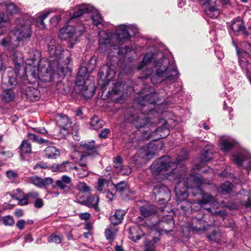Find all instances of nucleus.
I'll return each mask as SVG.
<instances>
[{"mask_svg": "<svg viewBox=\"0 0 251 251\" xmlns=\"http://www.w3.org/2000/svg\"><path fill=\"white\" fill-rule=\"evenodd\" d=\"M131 172V168L128 166H122L118 173L122 175H129Z\"/></svg>", "mask_w": 251, "mask_h": 251, "instance_id": "nucleus-51", "label": "nucleus"}, {"mask_svg": "<svg viewBox=\"0 0 251 251\" xmlns=\"http://www.w3.org/2000/svg\"><path fill=\"white\" fill-rule=\"evenodd\" d=\"M154 155V152L153 150H150L149 147H144L141 148L138 153L133 157V160L136 162L138 161V157H140L146 160L151 159Z\"/></svg>", "mask_w": 251, "mask_h": 251, "instance_id": "nucleus-22", "label": "nucleus"}, {"mask_svg": "<svg viewBox=\"0 0 251 251\" xmlns=\"http://www.w3.org/2000/svg\"><path fill=\"white\" fill-rule=\"evenodd\" d=\"M2 80L5 83H7L10 85H12L14 84V83L15 81V79L12 77L8 78L5 75H2Z\"/></svg>", "mask_w": 251, "mask_h": 251, "instance_id": "nucleus-56", "label": "nucleus"}, {"mask_svg": "<svg viewBox=\"0 0 251 251\" xmlns=\"http://www.w3.org/2000/svg\"><path fill=\"white\" fill-rule=\"evenodd\" d=\"M141 215L144 218L151 217L157 214V207L154 205H149L140 207Z\"/></svg>", "mask_w": 251, "mask_h": 251, "instance_id": "nucleus-24", "label": "nucleus"}, {"mask_svg": "<svg viewBox=\"0 0 251 251\" xmlns=\"http://www.w3.org/2000/svg\"><path fill=\"white\" fill-rule=\"evenodd\" d=\"M150 129L148 134L150 135V139L152 137V140H156L159 139L167 137L169 134V130L166 125L163 124L160 126L155 128L152 130Z\"/></svg>", "mask_w": 251, "mask_h": 251, "instance_id": "nucleus-17", "label": "nucleus"}, {"mask_svg": "<svg viewBox=\"0 0 251 251\" xmlns=\"http://www.w3.org/2000/svg\"><path fill=\"white\" fill-rule=\"evenodd\" d=\"M99 199L97 195L89 197L85 202V204L89 207H96L98 203Z\"/></svg>", "mask_w": 251, "mask_h": 251, "instance_id": "nucleus-39", "label": "nucleus"}, {"mask_svg": "<svg viewBox=\"0 0 251 251\" xmlns=\"http://www.w3.org/2000/svg\"><path fill=\"white\" fill-rule=\"evenodd\" d=\"M220 145L221 150L227 152L232 148L233 144L228 140L222 139L220 141Z\"/></svg>", "mask_w": 251, "mask_h": 251, "instance_id": "nucleus-37", "label": "nucleus"}, {"mask_svg": "<svg viewBox=\"0 0 251 251\" xmlns=\"http://www.w3.org/2000/svg\"><path fill=\"white\" fill-rule=\"evenodd\" d=\"M157 98V96L155 93H150L144 94L142 97L140 95L136 98L135 102L139 105V107H141L142 110L146 112L148 110L149 112H151L152 110L149 109V105H154L156 103Z\"/></svg>", "mask_w": 251, "mask_h": 251, "instance_id": "nucleus-10", "label": "nucleus"}, {"mask_svg": "<svg viewBox=\"0 0 251 251\" xmlns=\"http://www.w3.org/2000/svg\"><path fill=\"white\" fill-rule=\"evenodd\" d=\"M121 84L118 86H115L114 88L111 91H109L108 93V97L112 100L117 103L122 102L124 100L125 97L123 92L121 90Z\"/></svg>", "mask_w": 251, "mask_h": 251, "instance_id": "nucleus-21", "label": "nucleus"}, {"mask_svg": "<svg viewBox=\"0 0 251 251\" xmlns=\"http://www.w3.org/2000/svg\"><path fill=\"white\" fill-rule=\"evenodd\" d=\"M118 228L115 227L107 228L105 231L106 238L109 241H113L116 235Z\"/></svg>", "mask_w": 251, "mask_h": 251, "instance_id": "nucleus-36", "label": "nucleus"}, {"mask_svg": "<svg viewBox=\"0 0 251 251\" xmlns=\"http://www.w3.org/2000/svg\"><path fill=\"white\" fill-rule=\"evenodd\" d=\"M152 226L156 227L160 234L163 233H169L173 230L175 227V223L172 217L170 215L167 216L162 221H159Z\"/></svg>", "mask_w": 251, "mask_h": 251, "instance_id": "nucleus-13", "label": "nucleus"}, {"mask_svg": "<svg viewBox=\"0 0 251 251\" xmlns=\"http://www.w3.org/2000/svg\"><path fill=\"white\" fill-rule=\"evenodd\" d=\"M37 71L38 77L41 80L50 82L53 78L54 68L50 66L49 61L42 59L39 62Z\"/></svg>", "mask_w": 251, "mask_h": 251, "instance_id": "nucleus-8", "label": "nucleus"}, {"mask_svg": "<svg viewBox=\"0 0 251 251\" xmlns=\"http://www.w3.org/2000/svg\"><path fill=\"white\" fill-rule=\"evenodd\" d=\"M51 12V9H48L39 13L35 18L28 15L18 17L16 21V28L11 31L7 37L2 39L0 45L8 50H12L17 48L20 41L30 37L32 24L35 22L36 25L40 28H45L44 20Z\"/></svg>", "mask_w": 251, "mask_h": 251, "instance_id": "nucleus-3", "label": "nucleus"}, {"mask_svg": "<svg viewBox=\"0 0 251 251\" xmlns=\"http://www.w3.org/2000/svg\"><path fill=\"white\" fill-rule=\"evenodd\" d=\"M25 94L27 98L34 100L39 99L40 92L33 87H28L25 90Z\"/></svg>", "mask_w": 251, "mask_h": 251, "instance_id": "nucleus-33", "label": "nucleus"}, {"mask_svg": "<svg viewBox=\"0 0 251 251\" xmlns=\"http://www.w3.org/2000/svg\"><path fill=\"white\" fill-rule=\"evenodd\" d=\"M239 62L241 67L243 69H248L247 65L248 64L249 62L246 58L244 57H240Z\"/></svg>", "mask_w": 251, "mask_h": 251, "instance_id": "nucleus-58", "label": "nucleus"}, {"mask_svg": "<svg viewBox=\"0 0 251 251\" xmlns=\"http://www.w3.org/2000/svg\"><path fill=\"white\" fill-rule=\"evenodd\" d=\"M2 220L4 224L6 226H12L14 223L13 218L10 216H7L3 217Z\"/></svg>", "mask_w": 251, "mask_h": 251, "instance_id": "nucleus-52", "label": "nucleus"}, {"mask_svg": "<svg viewBox=\"0 0 251 251\" xmlns=\"http://www.w3.org/2000/svg\"><path fill=\"white\" fill-rule=\"evenodd\" d=\"M115 72L109 66L105 65L102 66L99 72V83L102 87H104L108 84L112 80Z\"/></svg>", "mask_w": 251, "mask_h": 251, "instance_id": "nucleus-11", "label": "nucleus"}, {"mask_svg": "<svg viewBox=\"0 0 251 251\" xmlns=\"http://www.w3.org/2000/svg\"><path fill=\"white\" fill-rule=\"evenodd\" d=\"M8 194L13 199L17 200L20 199V198H22L24 195L23 192L19 189L14 190L12 192L9 193Z\"/></svg>", "mask_w": 251, "mask_h": 251, "instance_id": "nucleus-47", "label": "nucleus"}, {"mask_svg": "<svg viewBox=\"0 0 251 251\" xmlns=\"http://www.w3.org/2000/svg\"><path fill=\"white\" fill-rule=\"evenodd\" d=\"M57 124L60 127L58 136L64 138L69 133L68 128L71 125L70 120L66 115L59 116L57 120Z\"/></svg>", "mask_w": 251, "mask_h": 251, "instance_id": "nucleus-16", "label": "nucleus"}, {"mask_svg": "<svg viewBox=\"0 0 251 251\" xmlns=\"http://www.w3.org/2000/svg\"><path fill=\"white\" fill-rule=\"evenodd\" d=\"M211 148L212 146L211 145H207L205 147L203 151L201 154V164L210 160L212 158V151H211Z\"/></svg>", "mask_w": 251, "mask_h": 251, "instance_id": "nucleus-34", "label": "nucleus"}, {"mask_svg": "<svg viewBox=\"0 0 251 251\" xmlns=\"http://www.w3.org/2000/svg\"><path fill=\"white\" fill-rule=\"evenodd\" d=\"M80 146L82 149L86 151H95L97 148L95 145V142L94 140L83 143L81 144Z\"/></svg>", "mask_w": 251, "mask_h": 251, "instance_id": "nucleus-40", "label": "nucleus"}, {"mask_svg": "<svg viewBox=\"0 0 251 251\" xmlns=\"http://www.w3.org/2000/svg\"><path fill=\"white\" fill-rule=\"evenodd\" d=\"M85 156L82 155L79 160L77 163V165L73 167H81V168H88L86 161L84 160Z\"/></svg>", "mask_w": 251, "mask_h": 251, "instance_id": "nucleus-53", "label": "nucleus"}, {"mask_svg": "<svg viewBox=\"0 0 251 251\" xmlns=\"http://www.w3.org/2000/svg\"><path fill=\"white\" fill-rule=\"evenodd\" d=\"M114 187L117 191L121 194L127 191L128 189L126 182L124 181H121L117 184L114 185Z\"/></svg>", "mask_w": 251, "mask_h": 251, "instance_id": "nucleus-42", "label": "nucleus"}, {"mask_svg": "<svg viewBox=\"0 0 251 251\" xmlns=\"http://www.w3.org/2000/svg\"><path fill=\"white\" fill-rule=\"evenodd\" d=\"M144 251H155L154 245L150 242H148L145 245Z\"/></svg>", "mask_w": 251, "mask_h": 251, "instance_id": "nucleus-60", "label": "nucleus"}, {"mask_svg": "<svg viewBox=\"0 0 251 251\" xmlns=\"http://www.w3.org/2000/svg\"><path fill=\"white\" fill-rule=\"evenodd\" d=\"M14 99V92L11 89L4 90L1 94V100L4 102H9L13 101Z\"/></svg>", "mask_w": 251, "mask_h": 251, "instance_id": "nucleus-32", "label": "nucleus"}, {"mask_svg": "<svg viewBox=\"0 0 251 251\" xmlns=\"http://www.w3.org/2000/svg\"><path fill=\"white\" fill-rule=\"evenodd\" d=\"M99 36L100 48L102 51H106L107 50L113 48V50H118V54L125 55L132 50L131 48L129 46H126L124 48H120L119 45L114 44L113 42L115 40L116 44L119 45L116 41V35L115 37H113L111 33L104 30H101L99 32Z\"/></svg>", "mask_w": 251, "mask_h": 251, "instance_id": "nucleus-4", "label": "nucleus"}, {"mask_svg": "<svg viewBox=\"0 0 251 251\" xmlns=\"http://www.w3.org/2000/svg\"><path fill=\"white\" fill-rule=\"evenodd\" d=\"M73 169V166L69 161H65L61 164H53L51 167L53 172H64L70 171Z\"/></svg>", "mask_w": 251, "mask_h": 251, "instance_id": "nucleus-26", "label": "nucleus"}, {"mask_svg": "<svg viewBox=\"0 0 251 251\" xmlns=\"http://www.w3.org/2000/svg\"><path fill=\"white\" fill-rule=\"evenodd\" d=\"M77 189L79 191L83 193H88L90 190V187L83 182L78 183L77 185Z\"/></svg>", "mask_w": 251, "mask_h": 251, "instance_id": "nucleus-49", "label": "nucleus"}, {"mask_svg": "<svg viewBox=\"0 0 251 251\" xmlns=\"http://www.w3.org/2000/svg\"><path fill=\"white\" fill-rule=\"evenodd\" d=\"M129 122H132L135 126L140 131L139 134L142 132V136L140 140H148L150 139V135L148 134L150 128H153L155 126L156 121L151 122L149 118L145 114L141 113L135 117L131 116L128 119Z\"/></svg>", "mask_w": 251, "mask_h": 251, "instance_id": "nucleus-5", "label": "nucleus"}, {"mask_svg": "<svg viewBox=\"0 0 251 251\" xmlns=\"http://www.w3.org/2000/svg\"><path fill=\"white\" fill-rule=\"evenodd\" d=\"M233 157L235 163L240 167L243 166L244 168L247 169L248 172L251 169V156L247 157L242 154H237Z\"/></svg>", "mask_w": 251, "mask_h": 251, "instance_id": "nucleus-20", "label": "nucleus"}, {"mask_svg": "<svg viewBox=\"0 0 251 251\" xmlns=\"http://www.w3.org/2000/svg\"><path fill=\"white\" fill-rule=\"evenodd\" d=\"M152 60L154 71L151 73H150V71H148L145 74V76H140L139 79H146L150 76L151 81L153 84L163 82L172 84L177 80L179 74L175 61L173 59H171L165 57L162 52L157 53L147 52L137 66L138 70L142 69Z\"/></svg>", "mask_w": 251, "mask_h": 251, "instance_id": "nucleus-2", "label": "nucleus"}, {"mask_svg": "<svg viewBox=\"0 0 251 251\" xmlns=\"http://www.w3.org/2000/svg\"><path fill=\"white\" fill-rule=\"evenodd\" d=\"M45 156L50 159H54L60 155L59 151L54 147H47L44 150Z\"/></svg>", "mask_w": 251, "mask_h": 251, "instance_id": "nucleus-29", "label": "nucleus"}, {"mask_svg": "<svg viewBox=\"0 0 251 251\" xmlns=\"http://www.w3.org/2000/svg\"><path fill=\"white\" fill-rule=\"evenodd\" d=\"M221 237V233L215 231H213L211 234L207 235V238L209 240L213 241L216 243L220 241Z\"/></svg>", "mask_w": 251, "mask_h": 251, "instance_id": "nucleus-46", "label": "nucleus"}, {"mask_svg": "<svg viewBox=\"0 0 251 251\" xmlns=\"http://www.w3.org/2000/svg\"><path fill=\"white\" fill-rule=\"evenodd\" d=\"M18 200L19 204L21 205H27L29 202L26 195H24L22 198H20V199H18Z\"/></svg>", "mask_w": 251, "mask_h": 251, "instance_id": "nucleus-62", "label": "nucleus"}, {"mask_svg": "<svg viewBox=\"0 0 251 251\" xmlns=\"http://www.w3.org/2000/svg\"><path fill=\"white\" fill-rule=\"evenodd\" d=\"M40 57V52L36 49H31L29 51V57L26 60V63L28 65H31L33 64L34 61L37 59H38Z\"/></svg>", "mask_w": 251, "mask_h": 251, "instance_id": "nucleus-31", "label": "nucleus"}, {"mask_svg": "<svg viewBox=\"0 0 251 251\" xmlns=\"http://www.w3.org/2000/svg\"><path fill=\"white\" fill-rule=\"evenodd\" d=\"M44 205V202L42 199L37 198L35 200L34 206L38 208H40L43 207Z\"/></svg>", "mask_w": 251, "mask_h": 251, "instance_id": "nucleus-63", "label": "nucleus"}, {"mask_svg": "<svg viewBox=\"0 0 251 251\" xmlns=\"http://www.w3.org/2000/svg\"><path fill=\"white\" fill-rule=\"evenodd\" d=\"M138 32L137 28L134 25H120L117 29L116 38L117 42L123 44Z\"/></svg>", "mask_w": 251, "mask_h": 251, "instance_id": "nucleus-9", "label": "nucleus"}, {"mask_svg": "<svg viewBox=\"0 0 251 251\" xmlns=\"http://www.w3.org/2000/svg\"><path fill=\"white\" fill-rule=\"evenodd\" d=\"M62 240L63 237L61 235H51L48 237L49 242L55 244L60 243Z\"/></svg>", "mask_w": 251, "mask_h": 251, "instance_id": "nucleus-48", "label": "nucleus"}, {"mask_svg": "<svg viewBox=\"0 0 251 251\" xmlns=\"http://www.w3.org/2000/svg\"><path fill=\"white\" fill-rule=\"evenodd\" d=\"M85 14L90 15V19L92 20V24L95 26L101 25L103 22V20L99 11L92 5L86 4H82L76 7L73 15L69 19V22Z\"/></svg>", "mask_w": 251, "mask_h": 251, "instance_id": "nucleus-6", "label": "nucleus"}, {"mask_svg": "<svg viewBox=\"0 0 251 251\" xmlns=\"http://www.w3.org/2000/svg\"><path fill=\"white\" fill-rule=\"evenodd\" d=\"M60 20V15L56 16L51 18L50 20V23L53 26H56Z\"/></svg>", "mask_w": 251, "mask_h": 251, "instance_id": "nucleus-59", "label": "nucleus"}, {"mask_svg": "<svg viewBox=\"0 0 251 251\" xmlns=\"http://www.w3.org/2000/svg\"><path fill=\"white\" fill-rule=\"evenodd\" d=\"M231 27V29L234 33L241 32L245 34L247 33L243 22L240 19L233 21Z\"/></svg>", "mask_w": 251, "mask_h": 251, "instance_id": "nucleus-27", "label": "nucleus"}, {"mask_svg": "<svg viewBox=\"0 0 251 251\" xmlns=\"http://www.w3.org/2000/svg\"><path fill=\"white\" fill-rule=\"evenodd\" d=\"M72 170H75V174L78 177L84 178L89 175V170L88 168L73 167Z\"/></svg>", "mask_w": 251, "mask_h": 251, "instance_id": "nucleus-38", "label": "nucleus"}, {"mask_svg": "<svg viewBox=\"0 0 251 251\" xmlns=\"http://www.w3.org/2000/svg\"><path fill=\"white\" fill-rule=\"evenodd\" d=\"M38 193L36 192H31L26 195L29 201L35 200L38 198Z\"/></svg>", "mask_w": 251, "mask_h": 251, "instance_id": "nucleus-54", "label": "nucleus"}, {"mask_svg": "<svg viewBox=\"0 0 251 251\" xmlns=\"http://www.w3.org/2000/svg\"><path fill=\"white\" fill-rule=\"evenodd\" d=\"M113 167L118 171L123 166V159L121 156H117L113 159Z\"/></svg>", "mask_w": 251, "mask_h": 251, "instance_id": "nucleus-45", "label": "nucleus"}, {"mask_svg": "<svg viewBox=\"0 0 251 251\" xmlns=\"http://www.w3.org/2000/svg\"><path fill=\"white\" fill-rule=\"evenodd\" d=\"M153 194L155 200L159 201H169L171 197L169 189L162 184H158L154 186Z\"/></svg>", "mask_w": 251, "mask_h": 251, "instance_id": "nucleus-14", "label": "nucleus"}, {"mask_svg": "<svg viewBox=\"0 0 251 251\" xmlns=\"http://www.w3.org/2000/svg\"><path fill=\"white\" fill-rule=\"evenodd\" d=\"M126 213L123 210H117L115 214L110 217L111 224L114 226L118 225L122 223Z\"/></svg>", "mask_w": 251, "mask_h": 251, "instance_id": "nucleus-28", "label": "nucleus"}, {"mask_svg": "<svg viewBox=\"0 0 251 251\" xmlns=\"http://www.w3.org/2000/svg\"><path fill=\"white\" fill-rule=\"evenodd\" d=\"M87 74V68L86 67H81L77 73V78L76 80V89L80 90L82 86L81 84H83L86 82L85 78Z\"/></svg>", "mask_w": 251, "mask_h": 251, "instance_id": "nucleus-25", "label": "nucleus"}, {"mask_svg": "<svg viewBox=\"0 0 251 251\" xmlns=\"http://www.w3.org/2000/svg\"><path fill=\"white\" fill-rule=\"evenodd\" d=\"M9 25V20L5 19L3 13H0V35L8 30Z\"/></svg>", "mask_w": 251, "mask_h": 251, "instance_id": "nucleus-30", "label": "nucleus"}, {"mask_svg": "<svg viewBox=\"0 0 251 251\" xmlns=\"http://www.w3.org/2000/svg\"><path fill=\"white\" fill-rule=\"evenodd\" d=\"M212 2L203 7L204 12L209 18L216 19L220 15V9L216 4L217 0H211Z\"/></svg>", "mask_w": 251, "mask_h": 251, "instance_id": "nucleus-18", "label": "nucleus"}, {"mask_svg": "<svg viewBox=\"0 0 251 251\" xmlns=\"http://www.w3.org/2000/svg\"><path fill=\"white\" fill-rule=\"evenodd\" d=\"M54 43V40L50 41L48 45V50L52 58L51 61L56 62L58 69L60 64V61L63 57L64 52L61 50L60 48H57Z\"/></svg>", "mask_w": 251, "mask_h": 251, "instance_id": "nucleus-15", "label": "nucleus"}, {"mask_svg": "<svg viewBox=\"0 0 251 251\" xmlns=\"http://www.w3.org/2000/svg\"><path fill=\"white\" fill-rule=\"evenodd\" d=\"M144 235L143 230L138 226H135L129 228L128 237L134 242L140 239Z\"/></svg>", "mask_w": 251, "mask_h": 251, "instance_id": "nucleus-23", "label": "nucleus"}, {"mask_svg": "<svg viewBox=\"0 0 251 251\" xmlns=\"http://www.w3.org/2000/svg\"><path fill=\"white\" fill-rule=\"evenodd\" d=\"M210 226L207 224L203 217H193L192 222L189 224L188 227L190 231L201 233L208 230Z\"/></svg>", "mask_w": 251, "mask_h": 251, "instance_id": "nucleus-12", "label": "nucleus"}, {"mask_svg": "<svg viewBox=\"0 0 251 251\" xmlns=\"http://www.w3.org/2000/svg\"><path fill=\"white\" fill-rule=\"evenodd\" d=\"M106 182V180L103 179H99L97 189L100 192H103V187Z\"/></svg>", "mask_w": 251, "mask_h": 251, "instance_id": "nucleus-61", "label": "nucleus"}, {"mask_svg": "<svg viewBox=\"0 0 251 251\" xmlns=\"http://www.w3.org/2000/svg\"><path fill=\"white\" fill-rule=\"evenodd\" d=\"M6 176L11 179H14L18 177V174L12 170H8L6 172Z\"/></svg>", "mask_w": 251, "mask_h": 251, "instance_id": "nucleus-55", "label": "nucleus"}, {"mask_svg": "<svg viewBox=\"0 0 251 251\" xmlns=\"http://www.w3.org/2000/svg\"><path fill=\"white\" fill-rule=\"evenodd\" d=\"M232 186V185L230 182H226L221 186V192L224 195L229 193L231 191Z\"/></svg>", "mask_w": 251, "mask_h": 251, "instance_id": "nucleus-43", "label": "nucleus"}, {"mask_svg": "<svg viewBox=\"0 0 251 251\" xmlns=\"http://www.w3.org/2000/svg\"><path fill=\"white\" fill-rule=\"evenodd\" d=\"M28 137L29 139L32 140L33 141L37 142L40 144H42L46 142V140L43 138L39 137L34 134L28 133Z\"/></svg>", "mask_w": 251, "mask_h": 251, "instance_id": "nucleus-50", "label": "nucleus"}, {"mask_svg": "<svg viewBox=\"0 0 251 251\" xmlns=\"http://www.w3.org/2000/svg\"><path fill=\"white\" fill-rule=\"evenodd\" d=\"M56 185L61 190L65 191L66 189L69 188L67 186V184L63 182L60 179L57 180L56 181Z\"/></svg>", "mask_w": 251, "mask_h": 251, "instance_id": "nucleus-57", "label": "nucleus"}, {"mask_svg": "<svg viewBox=\"0 0 251 251\" xmlns=\"http://www.w3.org/2000/svg\"><path fill=\"white\" fill-rule=\"evenodd\" d=\"M84 30V25L77 22L76 25L75 26L68 25L66 27L60 29L58 36L62 40L68 39L76 40L83 34Z\"/></svg>", "mask_w": 251, "mask_h": 251, "instance_id": "nucleus-7", "label": "nucleus"}, {"mask_svg": "<svg viewBox=\"0 0 251 251\" xmlns=\"http://www.w3.org/2000/svg\"><path fill=\"white\" fill-rule=\"evenodd\" d=\"M104 125L103 121L100 120L98 117L95 116L91 119L90 126L94 130H98Z\"/></svg>", "mask_w": 251, "mask_h": 251, "instance_id": "nucleus-35", "label": "nucleus"}, {"mask_svg": "<svg viewBox=\"0 0 251 251\" xmlns=\"http://www.w3.org/2000/svg\"><path fill=\"white\" fill-rule=\"evenodd\" d=\"M188 158V153L185 150H182L176 158V162L171 161L168 156H163L154 161L151 166L152 174L154 176L163 173L165 177L169 178L170 180L178 178L179 181L175 187L176 195L179 201H183L188 196L189 193H192L194 196L201 195V200L197 202H190L186 201L187 210L197 211L204 204H209L210 206L216 203L213 197L202 190L203 187L210 184L205 182L203 177L188 174H176L177 163Z\"/></svg>", "mask_w": 251, "mask_h": 251, "instance_id": "nucleus-1", "label": "nucleus"}, {"mask_svg": "<svg viewBox=\"0 0 251 251\" xmlns=\"http://www.w3.org/2000/svg\"><path fill=\"white\" fill-rule=\"evenodd\" d=\"M20 148L21 151L24 153H29L31 151V144L25 140L22 141Z\"/></svg>", "mask_w": 251, "mask_h": 251, "instance_id": "nucleus-41", "label": "nucleus"}, {"mask_svg": "<svg viewBox=\"0 0 251 251\" xmlns=\"http://www.w3.org/2000/svg\"><path fill=\"white\" fill-rule=\"evenodd\" d=\"M82 88L80 90L76 89V85L75 87V90L76 92L82 94L85 98L89 99L91 98L95 93V85L91 82L88 83V81L84 82L83 84H81Z\"/></svg>", "mask_w": 251, "mask_h": 251, "instance_id": "nucleus-19", "label": "nucleus"}, {"mask_svg": "<svg viewBox=\"0 0 251 251\" xmlns=\"http://www.w3.org/2000/svg\"><path fill=\"white\" fill-rule=\"evenodd\" d=\"M28 181L37 187H42V178L36 176L28 177Z\"/></svg>", "mask_w": 251, "mask_h": 251, "instance_id": "nucleus-44", "label": "nucleus"}, {"mask_svg": "<svg viewBox=\"0 0 251 251\" xmlns=\"http://www.w3.org/2000/svg\"><path fill=\"white\" fill-rule=\"evenodd\" d=\"M53 182V179L50 177H46L42 178V186L51 184Z\"/></svg>", "mask_w": 251, "mask_h": 251, "instance_id": "nucleus-64", "label": "nucleus"}]
</instances>
